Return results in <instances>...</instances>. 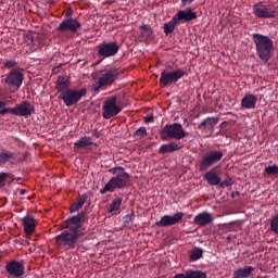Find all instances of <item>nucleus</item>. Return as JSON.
Here are the masks:
<instances>
[{"label":"nucleus","mask_w":278,"mask_h":278,"mask_svg":"<svg viewBox=\"0 0 278 278\" xmlns=\"http://www.w3.org/2000/svg\"><path fill=\"white\" fill-rule=\"evenodd\" d=\"M110 173L115 176L112 177L100 190V194H105V192H114L116 189L121 190L123 188H127L128 184L131 181L129 174L125 172L124 167H113L110 169Z\"/></svg>","instance_id":"f257e3e1"},{"label":"nucleus","mask_w":278,"mask_h":278,"mask_svg":"<svg viewBox=\"0 0 278 278\" xmlns=\"http://www.w3.org/2000/svg\"><path fill=\"white\" fill-rule=\"evenodd\" d=\"M252 40L256 47V53L260 60H263V62H268L271 53L275 51V42L273 39L266 35L254 33L252 35Z\"/></svg>","instance_id":"f03ea898"},{"label":"nucleus","mask_w":278,"mask_h":278,"mask_svg":"<svg viewBox=\"0 0 278 278\" xmlns=\"http://www.w3.org/2000/svg\"><path fill=\"white\" fill-rule=\"evenodd\" d=\"M84 236H86V233L75 232V230L65 228L54 238V243L59 249H75L77 242H79Z\"/></svg>","instance_id":"7ed1b4c3"},{"label":"nucleus","mask_w":278,"mask_h":278,"mask_svg":"<svg viewBox=\"0 0 278 278\" xmlns=\"http://www.w3.org/2000/svg\"><path fill=\"white\" fill-rule=\"evenodd\" d=\"M161 140H184L186 132L179 123L166 124L160 131Z\"/></svg>","instance_id":"20e7f679"},{"label":"nucleus","mask_w":278,"mask_h":278,"mask_svg":"<svg viewBox=\"0 0 278 278\" xmlns=\"http://www.w3.org/2000/svg\"><path fill=\"white\" fill-rule=\"evenodd\" d=\"M119 75H122V72L117 67L106 70V72L100 76L98 81L92 85L93 92H99L104 86H112V84L118 79Z\"/></svg>","instance_id":"39448f33"},{"label":"nucleus","mask_w":278,"mask_h":278,"mask_svg":"<svg viewBox=\"0 0 278 278\" xmlns=\"http://www.w3.org/2000/svg\"><path fill=\"white\" fill-rule=\"evenodd\" d=\"M88 90L86 88L83 89H66L65 91L59 94V99L63 101L66 108H73V105H77L79 101H81L83 97H86Z\"/></svg>","instance_id":"423d86ee"},{"label":"nucleus","mask_w":278,"mask_h":278,"mask_svg":"<svg viewBox=\"0 0 278 278\" xmlns=\"http://www.w3.org/2000/svg\"><path fill=\"white\" fill-rule=\"evenodd\" d=\"M188 73H186V70L178 68L173 72L163 71L161 73L159 84L162 88H166L167 86H172V84H177L181 77H186Z\"/></svg>","instance_id":"0eeeda50"},{"label":"nucleus","mask_w":278,"mask_h":278,"mask_svg":"<svg viewBox=\"0 0 278 278\" xmlns=\"http://www.w3.org/2000/svg\"><path fill=\"white\" fill-rule=\"evenodd\" d=\"M220 160H223V151L212 150L206 152L200 161V166H199L200 173H204V170H208V168H212L214 164H218Z\"/></svg>","instance_id":"6e6552de"},{"label":"nucleus","mask_w":278,"mask_h":278,"mask_svg":"<svg viewBox=\"0 0 278 278\" xmlns=\"http://www.w3.org/2000/svg\"><path fill=\"white\" fill-rule=\"evenodd\" d=\"M123 109L116 104V97L108 98L102 105V116L105 121H110V118H114L117 114H121Z\"/></svg>","instance_id":"1a4fd4ad"},{"label":"nucleus","mask_w":278,"mask_h":278,"mask_svg":"<svg viewBox=\"0 0 278 278\" xmlns=\"http://www.w3.org/2000/svg\"><path fill=\"white\" fill-rule=\"evenodd\" d=\"M252 10L256 18H275L277 16L276 8L268 7L262 2L253 4Z\"/></svg>","instance_id":"9d476101"},{"label":"nucleus","mask_w":278,"mask_h":278,"mask_svg":"<svg viewBox=\"0 0 278 278\" xmlns=\"http://www.w3.org/2000/svg\"><path fill=\"white\" fill-rule=\"evenodd\" d=\"M3 84H7L9 88H21L23 86V73L21 71L13 68L11 73L2 76Z\"/></svg>","instance_id":"9b49d317"},{"label":"nucleus","mask_w":278,"mask_h":278,"mask_svg":"<svg viewBox=\"0 0 278 278\" xmlns=\"http://www.w3.org/2000/svg\"><path fill=\"white\" fill-rule=\"evenodd\" d=\"M184 219V212H176L174 215H164L161 220L155 222L154 227H173Z\"/></svg>","instance_id":"f8f14e48"},{"label":"nucleus","mask_w":278,"mask_h":278,"mask_svg":"<svg viewBox=\"0 0 278 278\" xmlns=\"http://www.w3.org/2000/svg\"><path fill=\"white\" fill-rule=\"evenodd\" d=\"M116 53H118V43L114 41H104L98 46L99 58H113Z\"/></svg>","instance_id":"ddd939ff"},{"label":"nucleus","mask_w":278,"mask_h":278,"mask_svg":"<svg viewBox=\"0 0 278 278\" xmlns=\"http://www.w3.org/2000/svg\"><path fill=\"white\" fill-rule=\"evenodd\" d=\"M5 271L13 278H21L25 275V264L23 261H11L5 265Z\"/></svg>","instance_id":"4468645a"},{"label":"nucleus","mask_w":278,"mask_h":278,"mask_svg":"<svg viewBox=\"0 0 278 278\" xmlns=\"http://www.w3.org/2000/svg\"><path fill=\"white\" fill-rule=\"evenodd\" d=\"M84 223H86V213L80 212L66 220L65 229H70L76 233H81L79 229H81V225H84Z\"/></svg>","instance_id":"2eb2a0df"},{"label":"nucleus","mask_w":278,"mask_h":278,"mask_svg":"<svg viewBox=\"0 0 278 278\" xmlns=\"http://www.w3.org/2000/svg\"><path fill=\"white\" fill-rule=\"evenodd\" d=\"M12 114L13 116H24L25 118H29L31 114H36V108L31 105V102L24 101L17 106L13 108Z\"/></svg>","instance_id":"dca6fc26"},{"label":"nucleus","mask_w":278,"mask_h":278,"mask_svg":"<svg viewBox=\"0 0 278 278\" xmlns=\"http://www.w3.org/2000/svg\"><path fill=\"white\" fill-rule=\"evenodd\" d=\"M80 27L81 24L77 20L68 17L58 26L56 31H72V34H75Z\"/></svg>","instance_id":"f3484780"},{"label":"nucleus","mask_w":278,"mask_h":278,"mask_svg":"<svg viewBox=\"0 0 278 278\" xmlns=\"http://www.w3.org/2000/svg\"><path fill=\"white\" fill-rule=\"evenodd\" d=\"M214 217L212 213L202 212L194 216L193 223L194 225H199V227H205L207 225H212Z\"/></svg>","instance_id":"a211bd4d"},{"label":"nucleus","mask_w":278,"mask_h":278,"mask_svg":"<svg viewBox=\"0 0 278 278\" xmlns=\"http://www.w3.org/2000/svg\"><path fill=\"white\" fill-rule=\"evenodd\" d=\"M176 22L185 21V23H190V21H194L197 18V13L192 12L191 8H188L185 11H178L176 15L174 16Z\"/></svg>","instance_id":"6ab92c4d"},{"label":"nucleus","mask_w":278,"mask_h":278,"mask_svg":"<svg viewBox=\"0 0 278 278\" xmlns=\"http://www.w3.org/2000/svg\"><path fill=\"white\" fill-rule=\"evenodd\" d=\"M22 225L26 236H31L36 231V219L29 215L22 218Z\"/></svg>","instance_id":"aec40b11"},{"label":"nucleus","mask_w":278,"mask_h":278,"mask_svg":"<svg viewBox=\"0 0 278 278\" xmlns=\"http://www.w3.org/2000/svg\"><path fill=\"white\" fill-rule=\"evenodd\" d=\"M255 105H257V96L253 93L245 94L241 100L243 110H255Z\"/></svg>","instance_id":"412c9836"},{"label":"nucleus","mask_w":278,"mask_h":278,"mask_svg":"<svg viewBox=\"0 0 278 278\" xmlns=\"http://www.w3.org/2000/svg\"><path fill=\"white\" fill-rule=\"evenodd\" d=\"M216 125H218V117H206L198 125V129H210L212 131Z\"/></svg>","instance_id":"4be33fe9"},{"label":"nucleus","mask_w":278,"mask_h":278,"mask_svg":"<svg viewBox=\"0 0 278 278\" xmlns=\"http://www.w3.org/2000/svg\"><path fill=\"white\" fill-rule=\"evenodd\" d=\"M180 149H184L182 144H179L177 142H170L162 144L159 149V153H175V151H180Z\"/></svg>","instance_id":"5701e85b"},{"label":"nucleus","mask_w":278,"mask_h":278,"mask_svg":"<svg viewBox=\"0 0 278 278\" xmlns=\"http://www.w3.org/2000/svg\"><path fill=\"white\" fill-rule=\"evenodd\" d=\"M204 179L208 186H220V177L214 169H211L204 174Z\"/></svg>","instance_id":"b1692460"},{"label":"nucleus","mask_w":278,"mask_h":278,"mask_svg":"<svg viewBox=\"0 0 278 278\" xmlns=\"http://www.w3.org/2000/svg\"><path fill=\"white\" fill-rule=\"evenodd\" d=\"M174 278H207V275L200 270H188L185 274H176Z\"/></svg>","instance_id":"393cba45"},{"label":"nucleus","mask_w":278,"mask_h":278,"mask_svg":"<svg viewBox=\"0 0 278 278\" xmlns=\"http://www.w3.org/2000/svg\"><path fill=\"white\" fill-rule=\"evenodd\" d=\"M253 270H255V267H253V266H248V267H244V268L237 269L233 273V277L232 278H247V277H251V273H253Z\"/></svg>","instance_id":"a878e982"},{"label":"nucleus","mask_w":278,"mask_h":278,"mask_svg":"<svg viewBox=\"0 0 278 278\" xmlns=\"http://www.w3.org/2000/svg\"><path fill=\"white\" fill-rule=\"evenodd\" d=\"M87 147H92V138L90 137H81L74 143V149H86Z\"/></svg>","instance_id":"bb28decb"},{"label":"nucleus","mask_w":278,"mask_h":278,"mask_svg":"<svg viewBox=\"0 0 278 278\" xmlns=\"http://www.w3.org/2000/svg\"><path fill=\"white\" fill-rule=\"evenodd\" d=\"M177 25H179V22L175 17H173L168 23H165L163 25L165 36L173 34Z\"/></svg>","instance_id":"cd10ccee"},{"label":"nucleus","mask_w":278,"mask_h":278,"mask_svg":"<svg viewBox=\"0 0 278 278\" xmlns=\"http://www.w3.org/2000/svg\"><path fill=\"white\" fill-rule=\"evenodd\" d=\"M70 87H71V84L66 78L59 77L55 89L58 90V92H60V94L61 92H66V90H68Z\"/></svg>","instance_id":"c85d7f7f"},{"label":"nucleus","mask_w":278,"mask_h":278,"mask_svg":"<svg viewBox=\"0 0 278 278\" xmlns=\"http://www.w3.org/2000/svg\"><path fill=\"white\" fill-rule=\"evenodd\" d=\"M203 257V250L201 248H195L189 252V261L197 262Z\"/></svg>","instance_id":"c756f323"},{"label":"nucleus","mask_w":278,"mask_h":278,"mask_svg":"<svg viewBox=\"0 0 278 278\" xmlns=\"http://www.w3.org/2000/svg\"><path fill=\"white\" fill-rule=\"evenodd\" d=\"M85 203H86V198H80L76 202H74L72 204V206L70 207L71 214H73L75 212H79V210H81L84 207Z\"/></svg>","instance_id":"7c9ffc66"},{"label":"nucleus","mask_w":278,"mask_h":278,"mask_svg":"<svg viewBox=\"0 0 278 278\" xmlns=\"http://www.w3.org/2000/svg\"><path fill=\"white\" fill-rule=\"evenodd\" d=\"M121 205H123V199L121 198L114 199L110 204L109 212L112 213L121 210Z\"/></svg>","instance_id":"2f4dec72"},{"label":"nucleus","mask_w":278,"mask_h":278,"mask_svg":"<svg viewBox=\"0 0 278 278\" xmlns=\"http://www.w3.org/2000/svg\"><path fill=\"white\" fill-rule=\"evenodd\" d=\"M12 157H14V153L12 152H0V166L8 164Z\"/></svg>","instance_id":"473e14b6"},{"label":"nucleus","mask_w":278,"mask_h":278,"mask_svg":"<svg viewBox=\"0 0 278 278\" xmlns=\"http://www.w3.org/2000/svg\"><path fill=\"white\" fill-rule=\"evenodd\" d=\"M142 36H146V38H151L153 36V28L151 26L143 24L140 26Z\"/></svg>","instance_id":"72a5a7b5"},{"label":"nucleus","mask_w":278,"mask_h":278,"mask_svg":"<svg viewBox=\"0 0 278 278\" xmlns=\"http://www.w3.org/2000/svg\"><path fill=\"white\" fill-rule=\"evenodd\" d=\"M270 229H271L273 233L278 235V214L275 215V216L271 218V222H270Z\"/></svg>","instance_id":"f704fd0d"},{"label":"nucleus","mask_w":278,"mask_h":278,"mask_svg":"<svg viewBox=\"0 0 278 278\" xmlns=\"http://www.w3.org/2000/svg\"><path fill=\"white\" fill-rule=\"evenodd\" d=\"M13 109H5V102L0 100V116H5V114H12Z\"/></svg>","instance_id":"c9c22d12"},{"label":"nucleus","mask_w":278,"mask_h":278,"mask_svg":"<svg viewBox=\"0 0 278 278\" xmlns=\"http://www.w3.org/2000/svg\"><path fill=\"white\" fill-rule=\"evenodd\" d=\"M9 177H12L10 173L0 172V188L5 186V181Z\"/></svg>","instance_id":"e433bc0d"},{"label":"nucleus","mask_w":278,"mask_h":278,"mask_svg":"<svg viewBox=\"0 0 278 278\" xmlns=\"http://www.w3.org/2000/svg\"><path fill=\"white\" fill-rule=\"evenodd\" d=\"M144 136H147V128L146 127L138 128L134 134V138H144Z\"/></svg>","instance_id":"4c0bfd02"},{"label":"nucleus","mask_w":278,"mask_h":278,"mask_svg":"<svg viewBox=\"0 0 278 278\" xmlns=\"http://www.w3.org/2000/svg\"><path fill=\"white\" fill-rule=\"evenodd\" d=\"M267 175H278V165H269L265 168Z\"/></svg>","instance_id":"58836bf2"},{"label":"nucleus","mask_w":278,"mask_h":278,"mask_svg":"<svg viewBox=\"0 0 278 278\" xmlns=\"http://www.w3.org/2000/svg\"><path fill=\"white\" fill-rule=\"evenodd\" d=\"M225 186H233V178L227 176L223 181L219 182V188H225Z\"/></svg>","instance_id":"ea45409f"},{"label":"nucleus","mask_w":278,"mask_h":278,"mask_svg":"<svg viewBox=\"0 0 278 278\" xmlns=\"http://www.w3.org/2000/svg\"><path fill=\"white\" fill-rule=\"evenodd\" d=\"M134 218H135L134 213H130V214H127L126 216H124L123 223H124L125 227H127V225H129L130 223H134Z\"/></svg>","instance_id":"a19ab883"},{"label":"nucleus","mask_w":278,"mask_h":278,"mask_svg":"<svg viewBox=\"0 0 278 278\" xmlns=\"http://www.w3.org/2000/svg\"><path fill=\"white\" fill-rule=\"evenodd\" d=\"M18 63L16 61H4L3 66L4 68H14Z\"/></svg>","instance_id":"79ce46f5"},{"label":"nucleus","mask_w":278,"mask_h":278,"mask_svg":"<svg viewBox=\"0 0 278 278\" xmlns=\"http://www.w3.org/2000/svg\"><path fill=\"white\" fill-rule=\"evenodd\" d=\"M144 123H153V115L144 117Z\"/></svg>","instance_id":"37998d69"},{"label":"nucleus","mask_w":278,"mask_h":278,"mask_svg":"<svg viewBox=\"0 0 278 278\" xmlns=\"http://www.w3.org/2000/svg\"><path fill=\"white\" fill-rule=\"evenodd\" d=\"M231 240H236V236H233V235H228L227 241H228V242H231Z\"/></svg>","instance_id":"c03bdc74"},{"label":"nucleus","mask_w":278,"mask_h":278,"mask_svg":"<svg viewBox=\"0 0 278 278\" xmlns=\"http://www.w3.org/2000/svg\"><path fill=\"white\" fill-rule=\"evenodd\" d=\"M194 0H181L182 5H188V3H192Z\"/></svg>","instance_id":"a18cd8bd"},{"label":"nucleus","mask_w":278,"mask_h":278,"mask_svg":"<svg viewBox=\"0 0 278 278\" xmlns=\"http://www.w3.org/2000/svg\"><path fill=\"white\" fill-rule=\"evenodd\" d=\"M92 136H94L96 138H99L101 135L99 134V130L96 129L93 130Z\"/></svg>","instance_id":"49530a36"},{"label":"nucleus","mask_w":278,"mask_h":278,"mask_svg":"<svg viewBox=\"0 0 278 278\" xmlns=\"http://www.w3.org/2000/svg\"><path fill=\"white\" fill-rule=\"evenodd\" d=\"M20 194H25V190L22 189V190L20 191Z\"/></svg>","instance_id":"de8ad7c7"},{"label":"nucleus","mask_w":278,"mask_h":278,"mask_svg":"<svg viewBox=\"0 0 278 278\" xmlns=\"http://www.w3.org/2000/svg\"><path fill=\"white\" fill-rule=\"evenodd\" d=\"M16 180H17V181H21V178H17Z\"/></svg>","instance_id":"09e8293b"}]
</instances>
